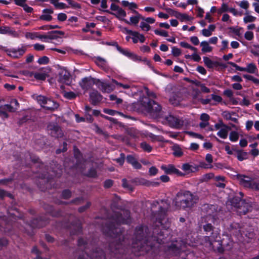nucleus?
<instances>
[{"instance_id":"61","label":"nucleus","mask_w":259,"mask_h":259,"mask_svg":"<svg viewBox=\"0 0 259 259\" xmlns=\"http://www.w3.org/2000/svg\"><path fill=\"white\" fill-rule=\"evenodd\" d=\"M256 18L251 16V15H248L244 17L243 21L245 23H248V22H252L255 20Z\"/></svg>"},{"instance_id":"2","label":"nucleus","mask_w":259,"mask_h":259,"mask_svg":"<svg viewBox=\"0 0 259 259\" xmlns=\"http://www.w3.org/2000/svg\"><path fill=\"white\" fill-rule=\"evenodd\" d=\"M131 211L128 209H123L122 212L114 211L109 220L103 225V233L110 237L117 238L122 233L119 226L121 224H129L131 223Z\"/></svg>"},{"instance_id":"6","label":"nucleus","mask_w":259,"mask_h":259,"mask_svg":"<svg viewBox=\"0 0 259 259\" xmlns=\"http://www.w3.org/2000/svg\"><path fill=\"white\" fill-rule=\"evenodd\" d=\"M146 92L148 97H144L141 101V104L144 108L146 111L154 118H158L160 116L161 106L150 97L155 98L156 94L147 89Z\"/></svg>"},{"instance_id":"38","label":"nucleus","mask_w":259,"mask_h":259,"mask_svg":"<svg viewBox=\"0 0 259 259\" xmlns=\"http://www.w3.org/2000/svg\"><path fill=\"white\" fill-rule=\"evenodd\" d=\"M133 12L135 14H136L137 15L135 16H132L130 17V21L131 23L134 25H137L139 22L140 18L141 17V15L138 13V11L136 10H133Z\"/></svg>"},{"instance_id":"30","label":"nucleus","mask_w":259,"mask_h":259,"mask_svg":"<svg viewBox=\"0 0 259 259\" xmlns=\"http://www.w3.org/2000/svg\"><path fill=\"white\" fill-rule=\"evenodd\" d=\"M58 34L60 35H64V32L59 30H52L48 32V39H55L59 37Z\"/></svg>"},{"instance_id":"52","label":"nucleus","mask_w":259,"mask_h":259,"mask_svg":"<svg viewBox=\"0 0 259 259\" xmlns=\"http://www.w3.org/2000/svg\"><path fill=\"white\" fill-rule=\"evenodd\" d=\"M91 206V203L88 202L85 205L80 206L78 208V211L79 213H82L88 209Z\"/></svg>"},{"instance_id":"64","label":"nucleus","mask_w":259,"mask_h":259,"mask_svg":"<svg viewBox=\"0 0 259 259\" xmlns=\"http://www.w3.org/2000/svg\"><path fill=\"white\" fill-rule=\"evenodd\" d=\"M140 27L142 28V30H145L146 31H149L150 29V26L147 23L144 22H141Z\"/></svg>"},{"instance_id":"60","label":"nucleus","mask_w":259,"mask_h":259,"mask_svg":"<svg viewBox=\"0 0 259 259\" xmlns=\"http://www.w3.org/2000/svg\"><path fill=\"white\" fill-rule=\"evenodd\" d=\"M112 82L117 86L120 87H122L124 89H128L130 88V85L127 84H123L120 82H118L117 80L115 79H112Z\"/></svg>"},{"instance_id":"63","label":"nucleus","mask_w":259,"mask_h":259,"mask_svg":"<svg viewBox=\"0 0 259 259\" xmlns=\"http://www.w3.org/2000/svg\"><path fill=\"white\" fill-rule=\"evenodd\" d=\"M67 15L63 13H60L58 14L57 19L61 22H64L67 19Z\"/></svg>"},{"instance_id":"49","label":"nucleus","mask_w":259,"mask_h":259,"mask_svg":"<svg viewBox=\"0 0 259 259\" xmlns=\"http://www.w3.org/2000/svg\"><path fill=\"white\" fill-rule=\"evenodd\" d=\"M217 135L220 138L225 139L228 137V131L226 129L221 128L218 133Z\"/></svg>"},{"instance_id":"24","label":"nucleus","mask_w":259,"mask_h":259,"mask_svg":"<svg viewBox=\"0 0 259 259\" xmlns=\"http://www.w3.org/2000/svg\"><path fill=\"white\" fill-rule=\"evenodd\" d=\"M203 62L205 65L209 69L213 68L214 67H218V66H223L224 67H226L223 64L221 63L218 61H212L208 57L205 56L203 57Z\"/></svg>"},{"instance_id":"50","label":"nucleus","mask_w":259,"mask_h":259,"mask_svg":"<svg viewBox=\"0 0 259 259\" xmlns=\"http://www.w3.org/2000/svg\"><path fill=\"white\" fill-rule=\"evenodd\" d=\"M243 77L248 80H251L256 84H259V79L254 77L253 76L248 74H243Z\"/></svg>"},{"instance_id":"3","label":"nucleus","mask_w":259,"mask_h":259,"mask_svg":"<svg viewBox=\"0 0 259 259\" xmlns=\"http://www.w3.org/2000/svg\"><path fill=\"white\" fill-rule=\"evenodd\" d=\"M32 162L34 164H37L36 166L38 169L36 171V173H40L39 177L40 181L37 184L39 189L43 192L52 188H56L55 186V180L51 176L48 175V168L42 163L38 157H30Z\"/></svg>"},{"instance_id":"46","label":"nucleus","mask_w":259,"mask_h":259,"mask_svg":"<svg viewBox=\"0 0 259 259\" xmlns=\"http://www.w3.org/2000/svg\"><path fill=\"white\" fill-rule=\"evenodd\" d=\"M84 200V199L83 197H78L72 199L71 201H70V203L71 204L78 205L82 204Z\"/></svg>"},{"instance_id":"51","label":"nucleus","mask_w":259,"mask_h":259,"mask_svg":"<svg viewBox=\"0 0 259 259\" xmlns=\"http://www.w3.org/2000/svg\"><path fill=\"white\" fill-rule=\"evenodd\" d=\"M49 58L46 56L39 58L37 60V63L40 65H46L49 63Z\"/></svg>"},{"instance_id":"47","label":"nucleus","mask_w":259,"mask_h":259,"mask_svg":"<svg viewBox=\"0 0 259 259\" xmlns=\"http://www.w3.org/2000/svg\"><path fill=\"white\" fill-rule=\"evenodd\" d=\"M34 77L36 80L44 81L46 79L47 74L45 73L35 72L34 74Z\"/></svg>"},{"instance_id":"27","label":"nucleus","mask_w":259,"mask_h":259,"mask_svg":"<svg viewBox=\"0 0 259 259\" xmlns=\"http://www.w3.org/2000/svg\"><path fill=\"white\" fill-rule=\"evenodd\" d=\"M42 13L44 14L40 16L39 18V20L46 21H51L53 19V17L51 15V14H52L54 13L53 9H45L42 10Z\"/></svg>"},{"instance_id":"55","label":"nucleus","mask_w":259,"mask_h":259,"mask_svg":"<svg viewBox=\"0 0 259 259\" xmlns=\"http://www.w3.org/2000/svg\"><path fill=\"white\" fill-rule=\"evenodd\" d=\"M128 134L134 139L139 137V133L135 129H130L127 132Z\"/></svg>"},{"instance_id":"14","label":"nucleus","mask_w":259,"mask_h":259,"mask_svg":"<svg viewBox=\"0 0 259 259\" xmlns=\"http://www.w3.org/2000/svg\"><path fill=\"white\" fill-rule=\"evenodd\" d=\"M165 120L171 127L181 129L184 125V121L179 117L169 115L165 117Z\"/></svg>"},{"instance_id":"32","label":"nucleus","mask_w":259,"mask_h":259,"mask_svg":"<svg viewBox=\"0 0 259 259\" xmlns=\"http://www.w3.org/2000/svg\"><path fill=\"white\" fill-rule=\"evenodd\" d=\"M103 112L105 113L110 115H114L116 114H118L121 115L124 117H125L126 118L134 119L133 117H132L130 116L125 115L121 112H118L116 110H112V109L105 108V109H103Z\"/></svg>"},{"instance_id":"42","label":"nucleus","mask_w":259,"mask_h":259,"mask_svg":"<svg viewBox=\"0 0 259 259\" xmlns=\"http://www.w3.org/2000/svg\"><path fill=\"white\" fill-rule=\"evenodd\" d=\"M140 147L145 152L149 153L152 151V147L146 142H142L140 144Z\"/></svg>"},{"instance_id":"16","label":"nucleus","mask_w":259,"mask_h":259,"mask_svg":"<svg viewBox=\"0 0 259 259\" xmlns=\"http://www.w3.org/2000/svg\"><path fill=\"white\" fill-rule=\"evenodd\" d=\"M96 83V79L90 76L82 78L79 82V84L83 90L87 92L92 88Z\"/></svg>"},{"instance_id":"23","label":"nucleus","mask_w":259,"mask_h":259,"mask_svg":"<svg viewBox=\"0 0 259 259\" xmlns=\"http://www.w3.org/2000/svg\"><path fill=\"white\" fill-rule=\"evenodd\" d=\"M165 10L168 13H171L172 15L176 17L177 19H179L181 21L184 20L191 21L192 20V18L186 14H182L178 11H175L170 8H165Z\"/></svg>"},{"instance_id":"12","label":"nucleus","mask_w":259,"mask_h":259,"mask_svg":"<svg viewBox=\"0 0 259 259\" xmlns=\"http://www.w3.org/2000/svg\"><path fill=\"white\" fill-rule=\"evenodd\" d=\"M166 175H176L179 177H183L185 176V174L183 173L179 169H177L174 164H169L167 165L163 164L160 166Z\"/></svg>"},{"instance_id":"44","label":"nucleus","mask_w":259,"mask_h":259,"mask_svg":"<svg viewBox=\"0 0 259 259\" xmlns=\"http://www.w3.org/2000/svg\"><path fill=\"white\" fill-rule=\"evenodd\" d=\"M9 240L4 237H0V250H2L4 248L7 247L9 245Z\"/></svg>"},{"instance_id":"20","label":"nucleus","mask_w":259,"mask_h":259,"mask_svg":"<svg viewBox=\"0 0 259 259\" xmlns=\"http://www.w3.org/2000/svg\"><path fill=\"white\" fill-rule=\"evenodd\" d=\"M43 208L48 213L53 217L59 218L63 215V212L61 210L55 209L52 205L44 204Z\"/></svg>"},{"instance_id":"11","label":"nucleus","mask_w":259,"mask_h":259,"mask_svg":"<svg viewBox=\"0 0 259 259\" xmlns=\"http://www.w3.org/2000/svg\"><path fill=\"white\" fill-rule=\"evenodd\" d=\"M49 134L56 139L62 138L64 134L61 127L56 122H50L47 125Z\"/></svg>"},{"instance_id":"33","label":"nucleus","mask_w":259,"mask_h":259,"mask_svg":"<svg viewBox=\"0 0 259 259\" xmlns=\"http://www.w3.org/2000/svg\"><path fill=\"white\" fill-rule=\"evenodd\" d=\"M101 87L102 91L103 93H110L113 90L112 85L111 84L107 82H102L101 83Z\"/></svg>"},{"instance_id":"28","label":"nucleus","mask_w":259,"mask_h":259,"mask_svg":"<svg viewBox=\"0 0 259 259\" xmlns=\"http://www.w3.org/2000/svg\"><path fill=\"white\" fill-rule=\"evenodd\" d=\"M134 182L138 183L140 185H144L146 186H154L157 187L159 185L160 183L158 182L155 181H149L144 179H136L134 180Z\"/></svg>"},{"instance_id":"59","label":"nucleus","mask_w":259,"mask_h":259,"mask_svg":"<svg viewBox=\"0 0 259 259\" xmlns=\"http://www.w3.org/2000/svg\"><path fill=\"white\" fill-rule=\"evenodd\" d=\"M244 37L247 40H251L254 37L253 33L252 31H247L244 34Z\"/></svg>"},{"instance_id":"31","label":"nucleus","mask_w":259,"mask_h":259,"mask_svg":"<svg viewBox=\"0 0 259 259\" xmlns=\"http://www.w3.org/2000/svg\"><path fill=\"white\" fill-rule=\"evenodd\" d=\"M74 157L77 164H80L83 159V155L80 150L76 147L74 148Z\"/></svg>"},{"instance_id":"15","label":"nucleus","mask_w":259,"mask_h":259,"mask_svg":"<svg viewBox=\"0 0 259 259\" xmlns=\"http://www.w3.org/2000/svg\"><path fill=\"white\" fill-rule=\"evenodd\" d=\"M70 72L64 67H61L58 73V81L60 83L69 85L71 83Z\"/></svg>"},{"instance_id":"36","label":"nucleus","mask_w":259,"mask_h":259,"mask_svg":"<svg viewBox=\"0 0 259 259\" xmlns=\"http://www.w3.org/2000/svg\"><path fill=\"white\" fill-rule=\"evenodd\" d=\"M173 155L175 157H180L183 155V152L182 151L181 147L178 145H174L172 147Z\"/></svg>"},{"instance_id":"5","label":"nucleus","mask_w":259,"mask_h":259,"mask_svg":"<svg viewBox=\"0 0 259 259\" xmlns=\"http://www.w3.org/2000/svg\"><path fill=\"white\" fill-rule=\"evenodd\" d=\"M77 245L84 248V250L78 255L77 259H106L103 249L96 247L94 244L89 245L83 238L78 239Z\"/></svg>"},{"instance_id":"29","label":"nucleus","mask_w":259,"mask_h":259,"mask_svg":"<svg viewBox=\"0 0 259 259\" xmlns=\"http://www.w3.org/2000/svg\"><path fill=\"white\" fill-rule=\"evenodd\" d=\"M235 114V113L234 112H229V111H224L223 112V116L224 117V118L225 119H226V120H230L232 121H233L235 123H238V120L237 118H235V117H232V115H234Z\"/></svg>"},{"instance_id":"43","label":"nucleus","mask_w":259,"mask_h":259,"mask_svg":"<svg viewBox=\"0 0 259 259\" xmlns=\"http://www.w3.org/2000/svg\"><path fill=\"white\" fill-rule=\"evenodd\" d=\"M64 97L68 100H73L75 99L77 97V94L73 92H65L63 94Z\"/></svg>"},{"instance_id":"58","label":"nucleus","mask_w":259,"mask_h":259,"mask_svg":"<svg viewBox=\"0 0 259 259\" xmlns=\"http://www.w3.org/2000/svg\"><path fill=\"white\" fill-rule=\"evenodd\" d=\"M113 185V181L111 179L106 180L104 182L103 186L106 189L110 188Z\"/></svg>"},{"instance_id":"48","label":"nucleus","mask_w":259,"mask_h":259,"mask_svg":"<svg viewBox=\"0 0 259 259\" xmlns=\"http://www.w3.org/2000/svg\"><path fill=\"white\" fill-rule=\"evenodd\" d=\"M192 165L188 163H184L182 165V169L186 172L189 173L190 172H194L192 169Z\"/></svg>"},{"instance_id":"26","label":"nucleus","mask_w":259,"mask_h":259,"mask_svg":"<svg viewBox=\"0 0 259 259\" xmlns=\"http://www.w3.org/2000/svg\"><path fill=\"white\" fill-rule=\"evenodd\" d=\"M117 11V15H116L114 13L110 12L108 10H104L103 11L105 12L106 13H110V14H111L112 15H114L119 20L123 21L125 23H126L127 24H130V22L128 21H127V20H126L125 19H124V18L121 19V18H120V16L123 17H125L126 16V13L125 11L124 10H123L122 9L120 8H119L118 9Z\"/></svg>"},{"instance_id":"17","label":"nucleus","mask_w":259,"mask_h":259,"mask_svg":"<svg viewBox=\"0 0 259 259\" xmlns=\"http://www.w3.org/2000/svg\"><path fill=\"white\" fill-rule=\"evenodd\" d=\"M4 50L10 57L14 59H18L24 54L26 49L25 47H22L18 49L5 48Z\"/></svg>"},{"instance_id":"10","label":"nucleus","mask_w":259,"mask_h":259,"mask_svg":"<svg viewBox=\"0 0 259 259\" xmlns=\"http://www.w3.org/2000/svg\"><path fill=\"white\" fill-rule=\"evenodd\" d=\"M64 227L71 230L70 233L72 235H78L82 231L81 222L76 218H75L70 223L67 222Z\"/></svg>"},{"instance_id":"7","label":"nucleus","mask_w":259,"mask_h":259,"mask_svg":"<svg viewBox=\"0 0 259 259\" xmlns=\"http://www.w3.org/2000/svg\"><path fill=\"white\" fill-rule=\"evenodd\" d=\"M49 223V220L45 216H40L31 219L29 222H26V225L30 228V231L24 227L23 231L26 232L29 236L34 235L33 229L34 228H40L46 226ZM21 230H22V229Z\"/></svg>"},{"instance_id":"13","label":"nucleus","mask_w":259,"mask_h":259,"mask_svg":"<svg viewBox=\"0 0 259 259\" xmlns=\"http://www.w3.org/2000/svg\"><path fill=\"white\" fill-rule=\"evenodd\" d=\"M228 64L230 65L232 67H234L236 70L240 71H245L249 73H255L258 71V69L254 63L248 64L246 67H242L238 66L236 63L233 62H228Z\"/></svg>"},{"instance_id":"53","label":"nucleus","mask_w":259,"mask_h":259,"mask_svg":"<svg viewBox=\"0 0 259 259\" xmlns=\"http://www.w3.org/2000/svg\"><path fill=\"white\" fill-rule=\"evenodd\" d=\"M125 154L123 153L120 154V157L115 160L121 166L123 165L125 161Z\"/></svg>"},{"instance_id":"21","label":"nucleus","mask_w":259,"mask_h":259,"mask_svg":"<svg viewBox=\"0 0 259 259\" xmlns=\"http://www.w3.org/2000/svg\"><path fill=\"white\" fill-rule=\"evenodd\" d=\"M117 50L121 54H122L124 56L127 57V58L135 62L142 61V58L140 56H138L137 55L130 52L128 49H124L120 46L118 47Z\"/></svg>"},{"instance_id":"54","label":"nucleus","mask_w":259,"mask_h":259,"mask_svg":"<svg viewBox=\"0 0 259 259\" xmlns=\"http://www.w3.org/2000/svg\"><path fill=\"white\" fill-rule=\"evenodd\" d=\"M171 53L174 57H179L181 54V50L176 47H172Z\"/></svg>"},{"instance_id":"62","label":"nucleus","mask_w":259,"mask_h":259,"mask_svg":"<svg viewBox=\"0 0 259 259\" xmlns=\"http://www.w3.org/2000/svg\"><path fill=\"white\" fill-rule=\"evenodd\" d=\"M228 29L231 31L232 32L235 34L236 35L239 36L240 35V31L242 29V28H236L233 26L229 27Z\"/></svg>"},{"instance_id":"57","label":"nucleus","mask_w":259,"mask_h":259,"mask_svg":"<svg viewBox=\"0 0 259 259\" xmlns=\"http://www.w3.org/2000/svg\"><path fill=\"white\" fill-rule=\"evenodd\" d=\"M149 175L150 176L156 175L158 172V169L154 166H152L149 169Z\"/></svg>"},{"instance_id":"41","label":"nucleus","mask_w":259,"mask_h":259,"mask_svg":"<svg viewBox=\"0 0 259 259\" xmlns=\"http://www.w3.org/2000/svg\"><path fill=\"white\" fill-rule=\"evenodd\" d=\"M122 182V186L124 189H126L127 190L133 192L134 191V187L133 186L127 181V180L124 178L121 180Z\"/></svg>"},{"instance_id":"34","label":"nucleus","mask_w":259,"mask_h":259,"mask_svg":"<svg viewBox=\"0 0 259 259\" xmlns=\"http://www.w3.org/2000/svg\"><path fill=\"white\" fill-rule=\"evenodd\" d=\"M234 155L240 161H242L248 158L247 152L244 151L242 149V150L237 151V154Z\"/></svg>"},{"instance_id":"40","label":"nucleus","mask_w":259,"mask_h":259,"mask_svg":"<svg viewBox=\"0 0 259 259\" xmlns=\"http://www.w3.org/2000/svg\"><path fill=\"white\" fill-rule=\"evenodd\" d=\"M71 196L72 192L68 189L63 190L61 194V198L63 199H69Z\"/></svg>"},{"instance_id":"45","label":"nucleus","mask_w":259,"mask_h":259,"mask_svg":"<svg viewBox=\"0 0 259 259\" xmlns=\"http://www.w3.org/2000/svg\"><path fill=\"white\" fill-rule=\"evenodd\" d=\"M239 137V134L236 131H232L230 133L229 139L232 142H235L238 141Z\"/></svg>"},{"instance_id":"8","label":"nucleus","mask_w":259,"mask_h":259,"mask_svg":"<svg viewBox=\"0 0 259 259\" xmlns=\"http://www.w3.org/2000/svg\"><path fill=\"white\" fill-rule=\"evenodd\" d=\"M36 100L42 108L51 112L57 110L59 107V104L57 102L44 96H38Z\"/></svg>"},{"instance_id":"39","label":"nucleus","mask_w":259,"mask_h":259,"mask_svg":"<svg viewBox=\"0 0 259 259\" xmlns=\"http://www.w3.org/2000/svg\"><path fill=\"white\" fill-rule=\"evenodd\" d=\"M84 176L91 178H96L98 176L96 169L93 167H91L88 172L84 174Z\"/></svg>"},{"instance_id":"4","label":"nucleus","mask_w":259,"mask_h":259,"mask_svg":"<svg viewBox=\"0 0 259 259\" xmlns=\"http://www.w3.org/2000/svg\"><path fill=\"white\" fill-rule=\"evenodd\" d=\"M199 197L195 193L186 190H181L176 194L173 202L179 209H191L198 202Z\"/></svg>"},{"instance_id":"1","label":"nucleus","mask_w":259,"mask_h":259,"mask_svg":"<svg viewBox=\"0 0 259 259\" xmlns=\"http://www.w3.org/2000/svg\"><path fill=\"white\" fill-rule=\"evenodd\" d=\"M152 215L155 219L153 225L152 233L148 226L141 225L135 228L134 237L130 242L125 237L119 238L109 244V250L111 256L117 259H125L127 254L132 252L136 256H140L151 250L156 243L163 244L165 236L162 230L169 228V222L166 219L167 208L159 205L157 201L151 204Z\"/></svg>"},{"instance_id":"25","label":"nucleus","mask_w":259,"mask_h":259,"mask_svg":"<svg viewBox=\"0 0 259 259\" xmlns=\"http://www.w3.org/2000/svg\"><path fill=\"white\" fill-rule=\"evenodd\" d=\"M126 162L131 164L133 167L137 169H140L142 168L141 164L138 161L137 159L133 155H127L126 157Z\"/></svg>"},{"instance_id":"56","label":"nucleus","mask_w":259,"mask_h":259,"mask_svg":"<svg viewBox=\"0 0 259 259\" xmlns=\"http://www.w3.org/2000/svg\"><path fill=\"white\" fill-rule=\"evenodd\" d=\"M154 33L155 34L161 36L167 37L168 36V32L163 30H159L158 29H155L154 30Z\"/></svg>"},{"instance_id":"35","label":"nucleus","mask_w":259,"mask_h":259,"mask_svg":"<svg viewBox=\"0 0 259 259\" xmlns=\"http://www.w3.org/2000/svg\"><path fill=\"white\" fill-rule=\"evenodd\" d=\"M200 46L202 47L201 51L203 53H209L212 50V48L209 45L208 42L203 41L200 43Z\"/></svg>"},{"instance_id":"18","label":"nucleus","mask_w":259,"mask_h":259,"mask_svg":"<svg viewBox=\"0 0 259 259\" xmlns=\"http://www.w3.org/2000/svg\"><path fill=\"white\" fill-rule=\"evenodd\" d=\"M244 194L240 192L237 195L234 196L231 200V204L234 207L241 208L242 207H245L247 203L245 200L243 199Z\"/></svg>"},{"instance_id":"22","label":"nucleus","mask_w":259,"mask_h":259,"mask_svg":"<svg viewBox=\"0 0 259 259\" xmlns=\"http://www.w3.org/2000/svg\"><path fill=\"white\" fill-rule=\"evenodd\" d=\"M90 102L94 105H98L102 100V95L97 90H93L90 93Z\"/></svg>"},{"instance_id":"19","label":"nucleus","mask_w":259,"mask_h":259,"mask_svg":"<svg viewBox=\"0 0 259 259\" xmlns=\"http://www.w3.org/2000/svg\"><path fill=\"white\" fill-rule=\"evenodd\" d=\"M237 178L242 186L249 189L251 188L254 182L252 178L244 175L238 174Z\"/></svg>"},{"instance_id":"37","label":"nucleus","mask_w":259,"mask_h":259,"mask_svg":"<svg viewBox=\"0 0 259 259\" xmlns=\"http://www.w3.org/2000/svg\"><path fill=\"white\" fill-rule=\"evenodd\" d=\"M217 207L215 205H210L207 207L206 213L208 215L212 216L213 218L215 217Z\"/></svg>"},{"instance_id":"9","label":"nucleus","mask_w":259,"mask_h":259,"mask_svg":"<svg viewBox=\"0 0 259 259\" xmlns=\"http://www.w3.org/2000/svg\"><path fill=\"white\" fill-rule=\"evenodd\" d=\"M214 227L210 223H207L203 226V229L205 233L207 235L204 237L205 242H208L211 246L213 242L217 241V239L219 236V233L217 231H214Z\"/></svg>"}]
</instances>
